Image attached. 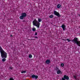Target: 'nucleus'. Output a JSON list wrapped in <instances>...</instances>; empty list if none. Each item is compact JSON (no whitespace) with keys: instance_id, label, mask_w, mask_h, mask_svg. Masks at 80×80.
I'll return each instance as SVG.
<instances>
[{"instance_id":"nucleus-1","label":"nucleus","mask_w":80,"mask_h":80,"mask_svg":"<svg viewBox=\"0 0 80 80\" xmlns=\"http://www.w3.org/2000/svg\"><path fill=\"white\" fill-rule=\"evenodd\" d=\"M0 52L2 58H6L7 57V53L4 52L0 46Z\"/></svg>"},{"instance_id":"nucleus-2","label":"nucleus","mask_w":80,"mask_h":80,"mask_svg":"<svg viewBox=\"0 0 80 80\" xmlns=\"http://www.w3.org/2000/svg\"><path fill=\"white\" fill-rule=\"evenodd\" d=\"M78 38L76 37L74 38L73 40H71V42L75 43V44H76L77 45L80 47V41H78Z\"/></svg>"},{"instance_id":"nucleus-3","label":"nucleus","mask_w":80,"mask_h":80,"mask_svg":"<svg viewBox=\"0 0 80 80\" xmlns=\"http://www.w3.org/2000/svg\"><path fill=\"white\" fill-rule=\"evenodd\" d=\"M32 23L34 25L37 27L38 28H39L40 27V24L38 21L35 19L34 21L32 22Z\"/></svg>"},{"instance_id":"nucleus-4","label":"nucleus","mask_w":80,"mask_h":80,"mask_svg":"<svg viewBox=\"0 0 80 80\" xmlns=\"http://www.w3.org/2000/svg\"><path fill=\"white\" fill-rule=\"evenodd\" d=\"M21 16L20 17V19H21L22 20L23 19V18L24 17H25L27 16V13H22L21 14Z\"/></svg>"},{"instance_id":"nucleus-5","label":"nucleus","mask_w":80,"mask_h":80,"mask_svg":"<svg viewBox=\"0 0 80 80\" xmlns=\"http://www.w3.org/2000/svg\"><path fill=\"white\" fill-rule=\"evenodd\" d=\"M54 14L55 15H56V16H57L58 17H61V16L60 15V14L59 13V12H57V11H54Z\"/></svg>"},{"instance_id":"nucleus-6","label":"nucleus","mask_w":80,"mask_h":80,"mask_svg":"<svg viewBox=\"0 0 80 80\" xmlns=\"http://www.w3.org/2000/svg\"><path fill=\"white\" fill-rule=\"evenodd\" d=\"M31 77L32 78H35V79H37L38 78V76L34 74L32 75Z\"/></svg>"},{"instance_id":"nucleus-7","label":"nucleus","mask_w":80,"mask_h":80,"mask_svg":"<svg viewBox=\"0 0 80 80\" xmlns=\"http://www.w3.org/2000/svg\"><path fill=\"white\" fill-rule=\"evenodd\" d=\"M60 27H62V28L63 30H65V28H66V26L64 25V24H62Z\"/></svg>"},{"instance_id":"nucleus-8","label":"nucleus","mask_w":80,"mask_h":80,"mask_svg":"<svg viewBox=\"0 0 80 80\" xmlns=\"http://www.w3.org/2000/svg\"><path fill=\"white\" fill-rule=\"evenodd\" d=\"M50 60L49 59H48L46 61V64H48H48H50Z\"/></svg>"},{"instance_id":"nucleus-9","label":"nucleus","mask_w":80,"mask_h":80,"mask_svg":"<svg viewBox=\"0 0 80 80\" xmlns=\"http://www.w3.org/2000/svg\"><path fill=\"white\" fill-rule=\"evenodd\" d=\"M57 74H60H60H61V75H62V71H60V69H59V70L57 71Z\"/></svg>"},{"instance_id":"nucleus-10","label":"nucleus","mask_w":80,"mask_h":80,"mask_svg":"<svg viewBox=\"0 0 80 80\" xmlns=\"http://www.w3.org/2000/svg\"><path fill=\"white\" fill-rule=\"evenodd\" d=\"M7 58V57L5 58H2L3 59H2V61L3 62H5V61H6V59H5V58Z\"/></svg>"},{"instance_id":"nucleus-11","label":"nucleus","mask_w":80,"mask_h":80,"mask_svg":"<svg viewBox=\"0 0 80 80\" xmlns=\"http://www.w3.org/2000/svg\"><path fill=\"white\" fill-rule=\"evenodd\" d=\"M60 70V69L57 67H55L54 68V70H55V71H58V70Z\"/></svg>"},{"instance_id":"nucleus-12","label":"nucleus","mask_w":80,"mask_h":80,"mask_svg":"<svg viewBox=\"0 0 80 80\" xmlns=\"http://www.w3.org/2000/svg\"><path fill=\"white\" fill-rule=\"evenodd\" d=\"M61 5L60 4H58L57 6V8H60V7H61Z\"/></svg>"},{"instance_id":"nucleus-13","label":"nucleus","mask_w":80,"mask_h":80,"mask_svg":"<svg viewBox=\"0 0 80 80\" xmlns=\"http://www.w3.org/2000/svg\"><path fill=\"white\" fill-rule=\"evenodd\" d=\"M53 15H51L49 16V18H53Z\"/></svg>"},{"instance_id":"nucleus-14","label":"nucleus","mask_w":80,"mask_h":80,"mask_svg":"<svg viewBox=\"0 0 80 80\" xmlns=\"http://www.w3.org/2000/svg\"><path fill=\"white\" fill-rule=\"evenodd\" d=\"M32 31H33V32H35V31H36V29H35V28H32Z\"/></svg>"},{"instance_id":"nucleus-15","label":"nucleus","mask_w":80,"mask_h":80,"mask_svg":"<svg viewBox=\"0 0 80 80\" xmlns=\"http://www.w3.org/2000/svg\"><path fill=\"white\" fill-rule=\"evenodd\" d=\"M41 21H42V20L39 18H38V22H41Z\"/></svg>"},{"instance_id":"nucleus-16","label":"nucleus","mask_w":80,"mask_h":80,"mask_svg":"<svg viewBox=\"0 0 80 80\" xmlns=\"http://www.w3.org/2000/svg\"><path fill=\"white\" fill-rule=\"evenodd\" d=\"M61 67H64V64L62 63L61 64Z\"/></svg>"},{"instance_id":"nucleus-17","label":"nucleus","mask_w":80,"mask_h":80,"mask_svg":"<svg viewBox=\"0 0 80 80\" xmlns=\"http://www.w3.org/2000/svg\"><path fill=\"white\" fill-rule=\"evenodd\" d=\"M32 55L31 54H29V58H32Z\"/></svg>"},{"instance_id":"nucleus-18","label":"nucleus","mask_w":80,"mask_h":80,"mask_svg":"<svg viewBox=\"0 0 80 80\" xmlns=\"http://www.w3.org/2000/svg\"><path fill=\"white\" fill-rule=\"evenodd\" d=\"M9 80H14V79H13V78H12L11 77L9 79Z\"/></svg>"},{"instance_id":"nucleus-19","label":"nucleus","mask_w":80,"mask_h":80,"mask_svg":"<svg viewBox=\"0 0 80 80\" xmlns=\"http://www.w3.org/2000/svg\"><path fill=\"white\" fill-rule=\"evenodd\" d=\"M22 73H26V71H22L21 72Z\"/></svg>"},{"instance_id":"nucleus-20","label":"nucleus","mask_w":80,"mask_h":80,"mask_svg":"<svg viewBox=\"0 0 80 80\" xmlns=\"http://www.w3.org/2000/svg\"><path fill=\"white\" fill-rule=\"evenodd\" d=\"M67 40L68 41V42L71 41V40H69V39H67Z\"/></svg>"},{"instance_id":"nucleus-21","label":"nucleus","mask_w":80,"mask_h":80,"mask_svg":"<svg viewBox=\"0 0 80 80\" xmlns=\"http://www.w3.org/2000/svg\"><path fill=\"white\" fill-rule=\"evenodd\" d=\"M9 68L11 70H12V69H13V68H12V67H10Z\"/></svg>"},{"instance_id":"nucleus-22","label":"nucleus","mask_w":80,"mask_h":80,"mask_svg":"<svg viewBox=\"0 0 80 80\" xmlns=\"http://www.w3.org/2000/svg\"><path fill=\"white\" fill-rule=\"evenodd\" d=\"M37 34H38V33L37 32H35V35H37Z\"/></svg>"},{"instance_id":"nucleus-23","label":"nucleus","mask_w":80,"mask_h":80,"mask_svg":"<svg viewBox=\"0 0 80 80\" xmlns=\"http://www.w3.org/2000/svg\"><path fill=\"white\" fill-rule=\"evenodd\" d=\"M34 38H38V37H37L36 36H34Z\"/></svg>"},{"instance_id":"nucleus-24","label":"nucleus","mask_w":80,"mask_h":80,"mask_svg":"<svg viewBox=\"0 0 80 80\" xmlns=\"http://www.w3.org/2000/svg\"><path fill=\"white\" fill-rule=\"evenodd\" d=\"M31 40H35V39H31Z\"/></svg>"},{"instance_id":"nucleus-25","label":"nucleus","mask_w":80,"mask_h":80,"mask_svg":"<svg viewBox=\"0 0 80 80\" xmlns=\"http://www.w3.org/2000/svg\"><path fill=\"white\" fill-rule=\"evenodd\" d=\"M73 77H74V78H76V76H74Z\"/></svg>"},{"instance_id":"nucleus-26","label":"nucleus","mask_w":80,"mask_h":80,"mask_svg":"<svg viewBox=\"0 0 80 80\" xmlns=\"http://www.w3.org/2000/svg\"><path fill=\"white\" fill-rule=\"evenodd\" d=\"M10 37H12L13 36L11 34V35H10Z\"/></svg>"},{"instance_id":"nucleus-27","label":"nucleus","mask_w":80,"mask_h":80,"mask_svg":"<svg viewBox=\"0 0 80 80\" xmlns=\"http://www.w3.org/2000/svg\"><path fill=\"white\" fill-rule=\"evenodd\" d=\"M63 40H64L65 41H67V39H63Z\"/></svg>"},{"instance_id":"nucleus-28","label":"nucleus","mask_w":80,"mask_h":80,"mask_svg":"<svg viewBox=\"0 0 80 80\" xmlns=\"http://www.w3.org/2000/svg\"><path fill=\"white\" fill-rule=\"evenodd\" d=\"M22 22H25V21L24 20V21H22Z\"/></svg>"}]
</instances>
